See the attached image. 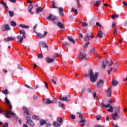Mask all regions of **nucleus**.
Wrapping results in <instances>:
<instances>
[{
    "label": "nucleus",
    "instance_id": "nucleus-33",
    "mask_svg": "<svg viewBox=\"0 0 127 127\" xmlns=\"http://www.w3.org/2000/svg\"><path fill=\"white\" fill-rule=\"evenodd\" d=\"M75 12V14H78V10L75 9V8L74 7H72L71 10V12Z\"/></svg>",
    "mask_w": 127,
    "mask_h": 127
},
{
    "label": "nucleus",
    "instance_id": "nucleus-3",
    "mask_svg": "<svg viewBox=\"0 0 127 127\" xmlns=\"http://www.w3.org/2000/svg\"><path fill=\"white\" fill-rule=\"evenodd\" d=\"M43 103L46 105H49V104H57V98L55 97L52 100H50L49 98H45L43 100Z\"/></svg>",
    "mask_w": 127,
    "mask_h": 127
},
{
    "label": "nucleus",
    "instance_id": "nucleus-53",
    "mask_svg": "<svg viewBox=\"0 0 127 127\" xmlns=\"http://www.w3.org/2000/svg\"><path fill=\"white\" fill-rule=\"evenodd\" d=\"M83 27H86V26H88V23L86 22H84L82 24Z\"/></svg>",
    "mask_w": 127,
    "mask_h": 127
},
{
    "label": "nucleus",
    "instance_id": "nucleus-15",
    "mask_svg": "<svg viewBox=\"0 0 127 127\" xmlns=\"http://www.w3.org/2000/svg\"><path fill=\"white\" fill-rule=\"evenodd\" d=\"M79 123L81 127H84L85 126V123H86V119L85 118H82L80 119Z\"/></svg>",
    "mask_w": 127,
    "mask_h": 127
},
{
    "label": "nucleus",
    "instance_id": "nucleus-25",
    "mask_svg": "<svg viewBox=\"0 0 127 127\" xmlns=\"http://www.w3.org/2000/svg\"><path fill=\"white\" fill-rule=\"evenodd\" d=\"M67 38L68 40L70 41V42H72L73 44H75V40H74V39H73L71 36H68L67 37Z\"/></svg>",
    "mask_w": 127,
    "mask_h": 127
},
{
    "label": "nucleus",
    "instance_id": "nucleus-37",
    "mask_svg": "<svg viewBox=\"0 0 127 127\" xmlns=\"http://www.w3.org/2000/svg\"><path fill=\"white\" fill-rule=\"evenodd\" d=\"M25 119L26 120L27 122L26 123H28L30 121H31V117H29V116H26L25 117Z\"/></svg>",
    "mask_w": 127,
    "mask_h": 127
},
{
    "label": "nucleus",
    "instance_id": "nucleus-32",
    "mask_svg": "<svg viewBox=\"0 0 127 127\" xmlns=\"http://www.w3.org/2000/svg\"><path fill=\"white\" fill-rule=\"evenodd\" d=\"M119 84V82L117 80H112V85L114 86H117V84Z\"/></svg>",
    "mask_w": 127,
    "mask_h": 127
},
{
    "label": "nucleus",
    "instance_id": "nucleus-58",
    "mask_svg": "<svg viewBox=\"0 0 127 127\" xmlns=\"http://www.w3.org/2000/svg\"><path fill=\"white\" fill-rule=\"evenodd\" d=\"M67 45H70V44H69L67 42H64L63 43V46H67Z\"/></svg>",
    "mask_w": 127,
    "mask_h": 127
},
{
    "label": "nucleus",
    "instance_id": "nucleus-24",
    "mask_svg": "<svg viewBox=\"0 0 127 127\" xmlns=\"http://www.w3.org/2000/svg\"><path fill=\"white\" fill-rule=\"evenodd\" d=\"M26 124L29 125L30 127H34V126H35V124L34 123V122H33V121H32V120L29 121V122H26Z\"/></svg>",
    "mask_w": 127,
    "mask_h": 127
},
{
    "label": "nucleus",
    "instance_id": "nucleus-10",
    "mask_svg": "<svg viewBox=\"0 0 127 127\" xmlns=\"http://www.w3.org/2000/svg\"><path fill=\"white\" fill-rule=\"evenodd\" d=\"M5 102L7 105H8L9 109L11 110V109H12V106H11V104H10V101H9V100H8V99L6 97L5 98Z\"/></svg>",
    "mask_w": 127,
    "mask_h": 127
},
{
    "label": "nucleus",
    "instance_id": "nucleus-30",
    "mask_svg": "<svg viewBox=\"0 0 127 127\" xmlns=\"http://www.w3.org/2000/svg\"><path fill=\"white\" fill-rule=\"evenodd\" d=\"M20 27H22V28H27L28 29L29 28V26L25 24H20L19 25Z\"/></svg>",
    "mask_w": 127,
    "mask_h": 127
},
{
    "label": "nucleus",
    "instance_id": "nucleus-4",
    "mask_svg": "<svg viewBox=\"0 0 127 127\" xmlns=\"http://www.w3.org/2000/svg\"><path fill=\"white\" fill-rule=\"evenodd\" d=\"M35 33H36L37 36L38 37V38H39L40 39H42V38H44L45 36H46L47 34V32L44 31V35L42 34L41 33H38L35 31V30L34 31Z\"/></svg>",
    "mask_w": 127,
    "mask_h": 127
},
{
    "label": "nucleus",
    "instance_id": "nucleus-11",
    "mask_svg": "<svg viewBox=\"0 0 127 127\" xmlns=\"http://www.w3.org/2000/svg\"><path fill=\"white\" fill-rule=\"evenodd\" d=\"M102 3L100 0H97L96 1V3H94L93 1L91 2V4H93L95 6H97V7H99L100 6V5Z\"/></svg>",
    "mask_w": 127,
    "mask_h": 127
},
{
    "label": "nucleus",
    "instance_id": "nucleus-28",
    "mask_svg": "<svg viewBox=\"0 0 127 127\" xmlns=\"http://www.w3.org/2000/svg\"><path fill=\"white\" fill-rule=\"evenodd\" d=\"M0 4H2L3 6H4L5 9L8 8V7L6 5V3L4 2L3 1L0 2Z\"/></svg>",
    "mask_w": 127,
    "mask_h": 127
},
{
    "label": "nucleus",
    "instance_id": "nucleus-31",
    "mask_svg": "<svg viewBox=\"0 0 127 127\" xmlns=\"http://www.w3.org/2000/svg\"><path fill=\"white\" fill-rule=\"evenodd\" d=\"M40 126L42 127V126H44V125H45V124H46V122H45V121H44V120L41 119L40 121Z\"/></svg>",
    "mask_w": 127,
    "mask_h": 127
},
{
    "label": "nucleus",
    "instance_id": "nucleus-57",
    "mask_svg": "<svg viewBox=\"0 0 127 127\" xmlns=\"http://www.w3.org/2000/svg\"><path fill=\"white\" fill-rule=\"evenodd\" d=\"M25 87H26V88H28V89H33V87H30L29 85L27 84H25Z\"/></svg>",
    "mask_w": 127,
    "mask_h": 127
},
{
    "label": "nucleus",
    "instance_id": "nucleus-2",
    "mask_svg": "<svg viewBox=\"0 0 127 127\" xmlns=\"http://www.w3.org/2000/svg\"><path fill=\"white\" fill-rule=\"evenodd\" d=\"M20 35L17 36V39H18L19 43H22L23 42V38L26 39V33L24 30L19 31Z\"/></svg>",
    "mask_w": 127,
    "mask_h": 127
},
{
    "label": "nucleus",
    "instance_id": "nucleus-18",
    "mask_svg": "<svg viewBox=\"0 0 127 127\" xmlns=\"http://www.w3.org/2000/svg\"><path fill=\"white\" fill-rule=\"evenodd\" d=\"M40 46H44L45 48H47L48 49V46H47V44H46V43L45 42H40L39 43Z\"/></svg>",
    "mask_w": 127,
    "mask_h": 127
},
{
    "label": "nucleus",
    "instance_id": "nucleus-56",
    "mask_svg": "<svg viewBox=\"0 0 127 127\" xmlns=\"http://www.w3.org/2000/svg\"><path fill=\"white\" fill-rule=\"evenodd\" d=\"M51 81L52 82V83H53V84H54V85H56V84H57L56 81H55L54 79H51Z\"/></svg>",
    "mask_w": 127,
    "mask_h": 127
},
{
    "label": "nucleus",
    "instance_id": "nucleus-59",
    "mask_svg": "<svg viewBox=\"0 0 127 127\" xmlns=\"http://www.w3.org/2000/svg\"><path fill=\"white\" fill-rule=\"evenodd\" d=\"M70 117L72 120H75V119H76V116L74 115H71Z\"/></svg>",
    "mask_w": 127,
    "mask_h": 127
},
{
    "label": "nucleus",
    "instance_id": "nucleus-6",
    "mask_svg": "<svg viewBox=\"0 0 127 127\" xmlns=\"http://www.w3.org/2000/svg\"><path fill=\"white\" fill-rule=\"evenodd\" d=\"M108 64H109V61H108V60L107 59L104 60L102 63L101 69L102 70H105Z\"/></svg>",
    "mask_w": 127,
    "mask_h": 127
},
{
    "label": "nucleus",
    "instance_id": "nucleus-22",
    "mask_svg": "<svg viewBox=\"0 0 127 127\" xmlns=\"http://www.w3.org/2000/svg\"><path fill=\"white\" fill-rule=\"evenodd\" d=\"M79 54H80V56H82V58H80V60H83V59H85V60H87V57H86V54H84L83 53H82V52H79Z\"/></svg>",
    "mask_w": 127,
    "mask_h": 127
},
{
    "label": "nucleus",
    "instance_id": "nucleus-61",
    "mask_svg": "<svg viewBox=\"0 0 127 127\" xmlns=\"http://www.w3.org/2000/svg\"><path fill=\"white\" fill-rule=\"evenodd\" d=\"M87 92L88 93H92V90L91 89V88H88Z\"/></svg>",
    "mask_w": 127,
    "mask_h": 127
},
{
    "label": "nucleus",
    "instance_id": "nucleus-7",
    "mask_svg": "<svg viewBox=\"0 0 127 127\" xmlns=\"http://www.w3.org/2000/svg\"><path fill=\"white\" fill-rule=\"evenodd\" d=\"M104 86V79H100L97 83V86L99 89L103 88Z\"/></svg>",
    "mask_w": 127,
    "mask_h": 127
},
{
    "label": "nucleus",
    "instance_id": "nucleus-35",
    "mask_svg": "<svg viewBox=\"0 0 127 127\" xmlns=\"http://www.w3.org/2000/svg\"><path fill=\"white\" fill-rule=\"evenodd\" d=\"M89 44H90V42H88L84 44L83 48V50H85V49H86V48L88 47V46L89 45Z\"/></svg>",
    "mask_w": 127,
    "mask_h": 127
},
{
    "label": "nucleus",
    "instance_id": "nucleus-26",
    "mask_svg": "<svg viewBox=\"0 0 127 127\" xmlns=\"http://www.w3.org/2000/svg\"><path fill=\"white\" fill-rule=\"evenodd\" d=\"M43 10V9L41 7H39L38 8L36 9L35 13L38 14L39 12H41Z\"/></svg>",
    "mask_w": 127,
    "mask_h": 127
},
{
    "label": "nucleus",
    "instance_id": "nucleus-38",
    "mask_svg": "<svg viewBox=\"0 0 127 127\" xmlns=\"http://www.w3.org/2000/svg\"><path fill=\"white\" fill-rule=\"evenodd\" d=\"M53 125L54 127H59L60 126H61V124L58 123V122H54Z\"/></svg>",
    "mask_w": 127,
    "mask_h": 127
},
{
    "label": "nucleus",
    "instance_id": "nucleus-47",
    "mask_svg": "<svg viewBox=\"0 0 127 127\" xmlns=\"http://www.w3.org/2000/svg\"><path fill=\"white\" fill-rule=\"evenodd\" d=\"M53 59H55V58H57L58 57H59V55H58V53H54L53 55Z\"/></svg>",
    "mask_w": 127,
    "mask_h": 127
},
{
    "label": "nucleus",
    "instance_id": "nucleus-62",
    "mask_svg": "<svg viewBox=\"0 0 127 127\" xmlns=\"http://www.w3.org/2000/svg\"><path fill=\"white\" fill-rule=\"evenodd\" d=\"M117 29H118V28H117V27H116V28L115 29V30H114V34H117Z\"/></svg>",
    "mask_w": 127,
    "mask_h": 127
},
{
    "label": "nucleus",
    "instance_id": "nucleus-21",
    "mask_svg": "<svg viewBox=\"0 0 127 127\" xmlns=\"http://www.w3.org/2000/svg\"><path fill=\"white\" fill-rule=\"evenodd\" d=\"M23 110L25 114H26V115H27L28 116H30V114H29V111L28 110V109L27 108L24 107L23 108Z\"/></svg>",
    "mask_w": 127,
    "mask_h": 127
},
{
    "label": "nucleus",
    "instance_id": "nucleus-8",
    "mask_svg": "<svg viewBox=\"0 0 127 127\" xmlns=\"http://www.w3.org/2000/svg\"><path fill=\"white\" fill-rule=\"evenodd\" d=\"M14 115H15V114H14V113L11 112V110H7V112L5 113V117L7 119H10V118H11L9 115L14 116Z\"/></svg>",
    "mask_w": 127,
    "mask_h": 127
},
{
    "label": "nucleus",
    "instance_id": "nucleus-13",
    "mask_svg": "<svg viewBox=\"0 0 127 127\" xmlns=\"http://www.w3.org/2000/svg\"><path fill=\"white\" fill-rule=\"evenodd\" d=\"M33 8V5L32 4H30L29 5L28 7V11L31 14H33L34 13L33 12H32V9Z\"/></svg>",
    "mask_w": 127,
    "mask_h": 127
},
{
    "label": "nucleus",
    "instance_id": "nucleus-48",
    "mask_svg": "<svg viewBox=\"0 0 127 127\" xmlns=\"http://www.w3.org/2000/svg\"><path fill=\"white\" fill-rule=\"evenodd\" d=\"M96 119L97 121H100V120H101V119H102V116H101V115H96Z\"/></svg>",
    "mask_w": 127,
    "mask_h": 127
},
{
    "label": "nucleus",
    "instance_id": "nucleus-52",
    "mask_svg": "<svg viewBox=\"0 0 127 127\" xmlns=\"http://www.w3.org/2000/svg\"><path fill=\"white\" fill-rule=\"evenodd\" d=\"M112 71H113V67H111L110 69L108 70V75H110L111 74V72H112Z\"/></svg>",
    "mask_w": 127,
    "mask_h": 127
},
{
    "label": "nucleus",
    "instance_id": "nucleus-29",
    "mask_svg": "<svg viewBox=\"0 0 127 127\" xmlns=\"http://www.w3.org/2000/svg\"><path fill=\"white\" fill-rule=\"evenodd\" d=\"M32 119L33 120H36L37 121H39V120H40L39 116L36 115H33L32 116Z\"/></svg>",
    "mask_w": 127,
    "mask_h": 127
},
{
    "label": "nucleus",
    "instance_id": "nucleus-45",
    "mask_svg": "<svg viewBox=\"0 0 127 127\" xmlns=\"http://www.w3.org/2000/svg\"><path fill=\"white\" fill-rule=\"evenodd\" d=\"M115 113H117V114L119 113V114L121 113V112L120 111V109L118 107H116L115 109Z\"/></svg>",
    "mask_w": 127,
    "mask_h": 127
},
{
    "label": "nucleus",
    "instance_id": "nucleus-54",
    "mask_svg": "<svg viewBox=\"0 0 127 127\" xmlns=\"http://www.w3.org/2000/svg\"><path fill=\"white\" fill-rule=\"evenodd\" d=\"M38 58H43V55H42V54H39L38 55Z\"/></svg>",
    "mask_w": 127,
    "mask_h": 127
},
{
    "label": "nucleus",
    "instance_id": "nucleus-64",
    "mask_svg": "<svg viewBox=\"0 0 127 127\" xmlns=\"http://www.w3.org/2000/svg\"><path fill=\"white\" fill-rule=\"evenodd\" d=\"M8 127V123H5V124L3 125V127Z\"/></svg>",
    "mask_w": 127,
    "mask_h": 127
},
{
    "label": "nucleus",
    "instance_id": "nucleus-49",
    "mask_svg": "<svg viewBox=\"0 0 127 127\" xmlns=\"http://www.w3.org/2000/svg\"><path fill=\"white\" fill-rule=\"evenodd\" d=\"M8 13L11 17H12V16H13V15H14V14H13L14 13L13 11H10V10L9 11Z\"/></svg>",
    "mask_w": 127,
    "mask_h": 127
},
{
    "label": "nucleus",
    "instance_id": "nucleus-14",
    "mask_svg": "<svg viewBox=\"0 0 127 127\" xmlns=\"http://www.w3.org/2000/svg\"><path fill=\"white\" fill-rule=\"evenodd\" d=\"M112 116L113 118V120H114V121H116V120H117V119H120V116H119V114L116 112L115 113H113L112 114Z\"/></svg>",
    "mask_w": 127,
    "mask_h": 127
},
{
    "label": "nucleus",
    "instance_id": "nucleus-5",
    "mask_svg": "<svg viewBox=\"0 0 127 127\" xmlns=\"http://www.w3.org/2000/svg\"><path fill=\"white\" fill-rule=\"evenodd\" d=\"M47 18L48 19H49V20H52V21H53L54 24H56L57 22V21H56L57 19L56 16L50 14L49 16L47 17Z\"/></svg>",
    "mask_w": 127,
    "mask_h": 127
},
{
    "label": "nucleus",
    "instance_id": "nucleus-1",
    "mask_svg": "<svg viewBox=\"0 0 127 127\" xmlns=\"http://www.w3.org/2000/svg\"><path fill=\"white\" fill-rule=\"evenodd\" d=\"M90 79V81L92 83H95L96 81H97V79H98V76H99V72H96L94 74V72H93V70L91 69L88 71V74H85V77H89Z\"/></svg>",
    "mask_w": 127,
    "mask_h": 127
},
{
    "label": "nucleus",
    "instance_id": "nucleus-16",
    "mask_svg": "<svg viewBox=\"0 0 127 127\" xmlns=\"http://www.w3.org/2000/svg\"><path fill=\"white\" fill-rule=\"evenodd\" d=\"M46 61L47 62V63H49V64L53 63V62H54V59H50V58L49 57H47L46 58Z\"/></svg>",
    "mask_w": 127,
    "mask_h": 127
},
{
    "label": "nucleus",
    "instance_id": "nucleus-60",
    "mask_svg": "<svg viewBox=\"0 0 127 127\" xmlns=\"http://www.w3.org/2000/svg\"><path fill=\"white\" fill-rule=\"evenodd\" d=\"M96 25L97 26H99V27H102V25H101V24H100V23L99 22H96Z\"/></svg>",
    "mask_w": 127,
    "mask_h": 127
},
{
    "label": "nucleus",
    "instance_id": "nucleus-40",
    "mask_svg": "<svg viewBox=\"0 0 127 127\" xmlns=\"http://www.w3.org/2000/svg\"><path fill=\"white\" fill-rule=\"evenodd\" d=\"M120 15L119 14H116V15H112V19H116V18L119 17Z\"/></svg>",
    "mask_w": 127,
    "mask_h": 127
},
{
    "label": "nucleus",
    "instance_id": "nucleus-34",
    "mask_svg": "<svg viewBox=\"0 0 127 127\" xmlns=\"http://www.w3.org/2000/svg\"><path fill=\"white\" fill-rule=\"evenodd\" d=\"M90 36H89V34H86V36L84 37V41H88L89 40V38Z\"/></svg>",
    "mask_w": 127,
    "mask_h": 127
},
{
    "label": "nucleus",
    "instance_id": "nucleus-27",
    "mask_svg": "<svg viewBox=\"0 0 127 127\" xmlns=\"http://www.w3.org/2000/svg\"><path fill=\"white\" fill-rule=\"evenodd\" d=\"M13 40H14V38L12 37L5 38L4 39V41H5V42H6V41H12Z\"/></svg>",
    "mask_w": 127,
    "mask_h": 127
},
{
    "label": "nucleus",
    "instance_id": "nucleus-36",
    "mask_svg": "<svg viewBox=\"0 0 127 127\" xmlns=\"http://www.w3.org/2000/svg\"><path fill=\"white\" fill-rule=\"evenodd\" d=\"M107 111L109 113H112V112H114V108H113V106H110V108L107 109Z\"/></svg>",
    "mask_w": 127,
    "mask_h": 127
},
{
    "label": "nucleus",
    "instance_id": "nucleus-63",
    "mask_svg": "<svg viewBox=\"0 0 127 127\" xmlns=\"http://www.w3.org/2000/svg\"><path fill=\"white\" fill-rule=\"evenodd\" d=\"M94 127H105V126L101 125H95Z\"/></svg>",
    "mask_w": 127,
    "mask_h": 127
},
{
    "label": "nucleus",
    "instance_id": "nucleus-44",
    "mask_svg": "<svg viewBox=\"0 0 127 127\" xmlns=\"http://www.w3.org/2000/svg\"><path fill=\"white\" fill-rule=\"evenodd\" d=\"M11 25L14 27L15 26H16V23L14 21H11Z\"/></svg>",
    "mask_w": 127,
    "mask_h": 127
},
{
    "label": "nucleus",
    "instance_id": "nucleus-9",
    "mask_svg": "<svg viewBox=\"0 0 127 127\" xmlns=\"http://www.w3.org/2000/svg\"><path fill=\"white\" fill-rule=\"evenodd\" d=\"M60 100L61 101H65L66 103H69L71 101V99H67L66 96L62 97V96L60 97Z\"/></svg>",
    "mask_w": 127,
    "mask_h": 127
},
{
    "label": "nucleus",
    "instance_id": "nucleus-12",
    "mask_svg": "<svg viewBox=\"0 0 127 127\" xmlns=\"http://www.w3.org/2000/svg\"><path fill=\"white\" fill-rule=\"evenodd\" d=\"M10 28H9V26L8 25H3L2 26V31H6V30H9Z\"/></svg>",
    "mask_w": 127,
    "mask_h": 127
},
{
    "label": "nucleus",
    "instance_id": "nucleus-55",
    "mask_svg": "<svg viewBox=\"0 0 127 127\" xmlns=\"http://www.w3.org/2000/svg\"><path fill=\"white\" fill-rule=\"evenodd\" d=\"M96 51V48H92L91 50H90V52L91 53H94V52H95Z\"/></svg>",
    "mask_w": 127,
    "mask_h": 127
},
{
    "label": "nucleus",
    "instance_id": "nucleus-41",
    "mask_svg": "<svg viewBox=\"0 0 127 127\" xmlns=\"http://www.w3.org/2000/svg\"><path fill=\"white\" fill-rule=\"evenodd\" d=\"M2 93L3 94H4V95H7L8 94V90H7V89H6L4 90H2Z\"/></svg>",
    "mask_w": 127,
    "mask_h": 127
},
{
    "label": "nucleus",
    "instance_id": "nucleus-50",
    "mask_svg": "<svg viewBox=\"0 0 127 127\" xmlns=\"http://www.w3.org/2000/svg\"><path fill=\"white\" fill-rule=\"evenodd\" d=\"M59 107H61L63 109V110H65V107H64V106H63V104H62V103L59 102Z\"/></svg>",
    "mask_w": 127,
    "mask_h": 127
},
{
    "label": "nucleus",
    "instance_id": "nucleus-20",
    "mask_svg": "<svg viewBox=\"0 0 127 127\" xmlns=\"http://www.w3.org/2000/svg\"><path fill=\"white\" fill-rule=\"evenodd\" d=\"M58 8L59 9L60 15L63 16V15H64V9L63 7H58Z\"/></svg>",
    "mask_w": 127,
    "mask_h": 127
},
{
    "label": "nucleus",
    "instance_id": "nucleus-23",
    "mask_svg": "<svg viewBox=\"0 0 127 127\" xmlns=\"http://www.w3.org/2000/svg\"><path fill=\"white\" fill-rule=\"evenodd\" d=\"M57 25L58 27H59L61 29H63V28H64V25H63V24H62V23L60 22H58L57 23Z\"/></svg>",
    "mask_w": 127,
    "mask_h": 127
},
{
    "label": "nucleus",
    "instance_id": "nucleus-51",
    "mask_svg": "<svg viewBox=\"0 0 127 127\" xmlns=\"http://www.w3.org/2000/svg\"><path fill=\"white\" fill-rule=\"evenodd\" d=\"M57 121L59 122V123H62L63 122V119L60 117L58 118Z\"/></svg>",
    "mask_w": 127,
    "mask_h": 127
},
{
    "label": "nucleus",
    "instance_id": "nucleus-43",
    "mask_svg": "<svg viewBox=\"0 0 127 127\" xmlns=\"http://www.w3.org/2000/svg\"><path fill=\"white\" fill-rule=\"evenodd\" d=\"M93 95L94 99H95V100H98V97L97 96V93H96V92H93Z\"/></svg>",
    "mask_w": 127,
    "mask_h": 127
},
{
    "label": "nucleus",
    "instance_id": "nucleus-46",
    "mask_svg": "<svg viewBox=\"0 0 127 127\" xmlns=\"http://www.w3.org/2000/svg\"><path fill=\"white\" fill-rule=\"evenodd\" d=\"M99 106L101 107L102 109H103V108H106V104L102 102L99 105Z\"/></svg>",
    "mask_w": 127,
    "mask_h": 127
},
{
    "label": "nucleus",
    "instance_id": "nucleus-17",
    "mask_svg": "<svg viewBox=\"0 0 127 127\" xmlns=\"http://www.w3.org/2000/svg\"><path fill=\"white\" fill-rule=\"evenodd\" d=\"M103 34H104V33L102 31H98L96 38L97 37H98L99 38H103Z\"/></svg>",
    "mask_w": 127,
    "mask_h": 127
},
{
    "label": "nucleus",
    "instance_id": "nucleus-42",
    "mask_svg": "<svg viewBox=\"0 0 127 127\" xmlns=\"http://www.w3.org/2000/svg\"><path fill=\"white\" fill-rule=\"evenodd\" d=\"M76 3L78 7H82V5L80 3V0H76Z\"/></svg>",
    "mask_w": 127,
    "mask_h": 127
},
{
    "label": "nucleus",
    "instance_id": "nucleus-19",
    "mask_svg": "<svg viewBox=\"0 0 127 127\" xmlns=\"http://www.w3.org/2000/svg\"><path fill=\"white\" fill-rule=\"evenodd\" d=\"M107 94L108 97H112V88L109 87L107 90Z\"/></svg>",
    "mask_w": 127,
    "mask_h": 127
},
{
    "label": "nucleus",
    "instance_id": "nucleus-39",
    "mask_svg": "<svg viewBox=\"0 0 127 127\" xmlns=\"http://www.w3.org/2000/svg\"><path fill=\"white\" fill-rule=\"evenodd\" d=\"M52 7H53V8H57V6L55 5V1H54V0L52 1Z\"/></svg>",
    "mask_w": 127,
    "mask_h": 127
}]
</instances>
